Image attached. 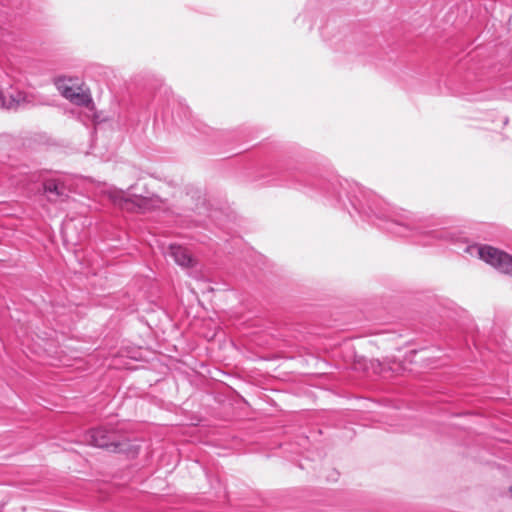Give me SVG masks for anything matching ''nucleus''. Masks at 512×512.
<instances>
[{
  "label": "nucleus",
  "instance_id": "obj_4",
  "mask_svg": "<svg viewBox=\"0 0 512 512\" xmlns=\"http://www.w3.org/2000/svg\"><path fill=\"white\" fill-rule=\"evenodd\" d=\"M479 257L502 273L512 275V256L491 246L478 248Z\"/></svg>",
  "mask_w": 512,
  "mask_h": 512
},
{
  "label": "nucleus",
  "instance_id": "obj_5",
  "mask_svg": "<svg viewBox=\"0 0 512 512\" xmlns=\"http://www.w3.org/2000/svg\"><path fill=\"white\" fill-rule=\"evenodd\" d=\"M43 192L50 202L64 201L68 194L65 184L57 179H47L43 182Z\"/></svg>",
  "mask_w": 512,
  "mask_h": 512
},
{
  "label": "nucleus",
  "instance_id": "obj_8",
  "mask_svg": "<svg viewBox=\"0 0 512 512\" xmlns=\"http://www.w3.org/2000/svg\"><path fill=\"white\" fill-rule=\"evenodd\" d=\"M68 100L76 105L89 107L92 104V99L90 94L80 87L75 94H69Z\"/></svg>",
  "mask_w": 512,
  "mask_h": 512
},
{
  "label": "nucleus",
  "instance_id": "obj_3",
  "mask_svg": "<svg viewBox=\"0 0 512 512\" xmlns=\"http://www.w3.org/2000/svg\"><path fill=\"white\" fill-rule=\"evenodd\" d=\"M86 441L95 447L107 448L113 452H126L128 443L119 441L115 431L100 427L91 429L86 433Z\"/></svg>",
  "mask_w": 512,
  "mask_h": 512
},
{
  "label": "nucleus",
  "instance_id": "obj_2",
  "mask_svg": "<svg viewBox=\"0 0 512 512\" xmlns=\"http://www.w3.org/2000/svg\"><path fill=\"white\" fill-rule=\"evenodd\" d=\"M108 198L123 210L135 213H145L161 206V199L156 196H142L126 193L117 188H109L107 191Z\"/></svg>",
  "mask_w": 512,
  "mask_h": 512
},
{
  "label": "nucleus",
  "instance_id": "obj_9",
  "mask_svg": "<svg viewBox=\"0 0 512 512\" xmlns=\"http://www.w3.org/2000/svg\"><path fill=\"white\" fill-rule=\"evenodd\" d=\"M56 85L58 90L66 99H68L69 94H75V92L80 88V86L72 83L70 79H59Z\"/></svg>",
  "mask_w": 512,
  "mask_h": 512
},
{
  "label": "nucleus",
  "instance_id": "obj_10",
  "mask_svg": "<svg viewBox=\"0 0 512 512\" xmlns=\"http://www.w3.org/2000/svg\"><path fill=\"white\" fill-rule=\"evenodd\" d=\"M432 234L433 237L435 238H442L444 237V233L443 232H438V231H432L430 232Z\"/></svg>",
  "mask_w": 512,
  "mask_h": 512
},
{
  "label": "nucleus",
  "instance_id": "obj_6",
  "mask_svg": "<svg viewBox=\"0 0 512 512\" xmlns=\"http://www.w3.org/2000/svg\"><path fill=\"white\" fill-rule=\"evenodd\" d=\"M0 99L3 107L15 109L25 101V95L18 89L10 87L7 90L0 91Z\"/></svg>",
  "mask_w": 512,
  "mask_h": 512
},
{
  "label": "nucleus",
  "instance_id": "obj_1",
  "mask_svg": "<svg viewBox=\"0 0 512 512\" xmlns=\"http://www.w3.org/2000/svg\"><path fill=\"white\" fill-rule=\"evenodd\" d=\"M353 205L361 213L374 214L377 218L383 221L382 227L384 229L397 236L409 237L425 235L428 233L425 226L422 224L421 219L411 212L401 209L386 214L383 212H376L371 207H369V211H366L363 206L358 207L356 204Z\"/></svg>",
  "mask_w": 512,
  "mask_h": 512
},
{
  "label": "nucleus",
  "instance_id": "obj_7",
  "mask_svg": "<svg viewBox=\"0 0 512 512\" xmlns=\"http://www.w3.org/2000/svg\"><path fill=\"white\" fill-rule=\"evenodd\" d=\"M167 255L170 256L176 264L182 267H189L193 264V258L184 247L171 244L168 248Z\"/></svg>",
  "mask_w": 512,
  "mask_h": 512
},
{
  "label": "nucleus",
  "instance_id": "obj_11",
  "mask_svg": "<svg viewBox=\"0 0 512 512\" xmlns=\"http://www.w3.org/2000/svg\"><path fill=\"white\" fill-rule=\"evenodd\" d=\"M510 493H511V496H512V488L510 489Z\"/></svg>",
  "mask_w": 512,
  "mask_h": 512
}]
</instances>
